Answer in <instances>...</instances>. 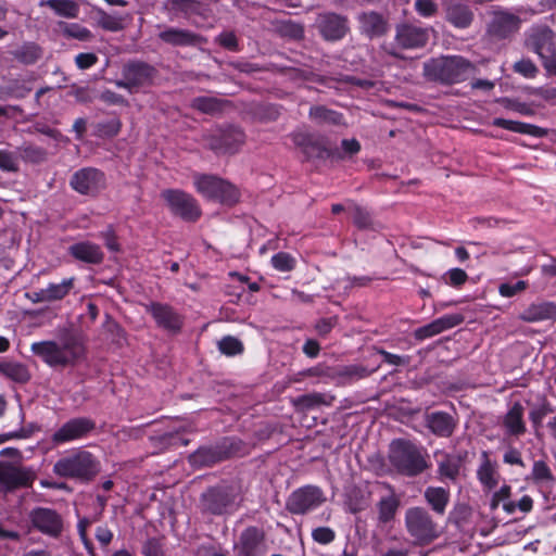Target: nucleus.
Wrapping results in <instances>:
<instances>
[{"label": "nucleus", "mask_w": 556, "mask_h": 556, "mask_svg": "<svg viewBox=\"0 0 556 556\" xmlns=\"http://www.w3.org/2000/svg\"><path fill=\"white\" fill-rule=\"evenodd\" d=\"M31 352L50 367H74L86 356V348L81 339L67 333L56 340L34 342Z\"/></svg>", "instance_id": "1"}, {"label": "nucleus", "mask_w": 556, "mask_h": 556, "mask_svg": "<svg viewBox=\"0 0 556 556\" xmlns=\"http://www.w3.org/2000/svg\"><path fill=\"white\" fill-rule=\"evenodd\" d=\"M388 458L399 473L407 477L418 476L429 467L426 452L417 444L404 439L391 442Z\"/></svg>", "instance_id": "2"}, {"label": "nucleus", "mask_w": 556, "mask_h": 556, "mask_svg": "<svg viewBox=\"0 0 556 556\" xmlns=\"http://www.w3.org/2000/svg\"><path fill=\"white\" fill-rule=\"evenodd\" d=\"M100 471L98 459L88 451L76 448L64 454L53 466V472L62 478L90 480Z\"/></svg>", "instance_id": "3"}, {"label": "nucleus", "mask_w": 556, "mask_h": 556, "mask_svg": "<svg viewBox=\"0 0 556 556\" xmlns=\"http://www.w3.org/2000/svg\"><path fill=\"white\" fill-rule=\"evenodd\" d=\"M472 64L463 56H442L432 59L424 64L425 76L433 81L456 84L469 77Z\"/></svg>", "instance_id": "4"}, {"label": "nucleus", "mask_w": 556, "mask_h": 556, "mask_svg": "<svg viewBox=\"0 0 556 556\" xmlns=\"http://www.w3.org/2000/svg\"><path fill=\"white\" fill-rule=\"evenodd\" d=\"M193 186L203 198L225 205H233L240 199L239 189L231 182L207 174H194Z\"/></svg>", "instance_id": "5"}, {"label": "nucleus", "mask_w": 556, "mask_h": 556, "mask_svg": "<svg viewBox=\"0 0 556 556\" xmlns=\"http://www.w3.org/2000/svg\"><path fill=\"white\" fill-rule=\"evenodd\" d=\"M405 528L414 544L425 546L441 535L440 527L422 507H410L405 511Z\"/></svg>", "instance_id": "6"}, {"label": "nucleus", "mask_w": 556, "mask_h": 556, "mask_svg": "<svg viewBox=\"0 0 556 556\" xmlns=\"http://www.w3.org/2000/svg\"><path fill=\"white\" fill-rule=\"evenodd\" d=\"M169 211L187 222H195L201 216L198 201L180 189H165L161 192Z\"/></svg>", "instance_id": "7"}, {"label": "nucleus", "mask_w": 556, "mask_h": 556, "mask_svg": "<svg viewBox=\"0 0 556 556\" xmlns=\"http://www.w3.org/2000/svg\"><path fill=\"white\" fill-rule=\"evenodd\" d=\"M526 47L543 61L556 56V35L544 25L532 26L526 33Z\"/></svg>", "instance_id": "8"}, {"label": "nucleus", "mask_w": 556, "mask_h": 556, "mask_svg": "<svg viewBox=\"0 0 556 556\" xmlns=\"http://www.w3.org/2000/svg\"><path fill=\"white\" fill-rule=\"evenodd\" d=\"M325 502L323 491L318 486L305 485L291 493L287 501V509L291 514L304 515Z\"/></svg>", "instance_id": "9"}, {"label": "nucleus", "mask_w": 556, "mask_h": 556, "mask_svg": "<svg viewBox=\"0 0 556 556\" xmlns=\"http://www.w3.org/2000/svg\"><path fill=\"white\" fill-rule=\"evenodd\" d=\"M70 185L80 194L94 197L105 188L106 180L101 170L86 167L73 174Z\"/></svg>", "instance_id": "10"}, {"label": "nucleus", "mask_w": 556, "mask_h": 556, "mask_svg": "<svg viewBox=\"0 0 556 556\" xmlns=\"http://www.w3.org/2000/svg\"><path fill=\"white\" fill-rule=\"evenodd\" d=\"M206 140L208 147L217 153H235L244 143L245 136L241 129L230 127L214 130Z\"/></svg>", "instance_id": "11"}, {"label": "nucleus", "mask_w": 556, "mask_h": 556, "mask_svg": "<svg viewBox=\"0 0 556 556\" xmlns=\"http://www.w3.org/2000/svg\"><path fill=\"white\" fill-rule=\"evenodd\" d=\"M147 312L150 313L156 325L170 333H178L182 327V316L170 305L152 302L148 304Z\"/></svg>", "instance_id": "12"}, {"label": "nucleus", "mask_w": 556, "mask_h": 556, "mask_svg": "<svg viewBox=\"0 0 556 556\" xmlns=\"http://www.w3.org/2000/svg\"><path fill=\"white\" fill-rule=\"evenodd\" d=\"M239 505L238 495L226 490H211L204 495L205 509L214 515L233 513Z\"/></svg>", "instance_id": "13"}, {"label": "nucleus", "mask_w": 556, "mask_h": 556, "mask_svg": "<svg viewBox=\"0 0 556 556\" xmlns=\"http://www.w3.org/2000/svg\"><path fill=\"white\" fill-rule=\"evenodd\" d=\"M35 478L36 475L31 469L0 465V484L5 490L29 486Z\"/></svg>", "instance_id": "14"}, {"label": "nucleus", "mask_w": 556, "mask_h": 556, "mask_svg": "<svg viewBox=\"0 0 556 556\" xmlns=\"http://www.w3.org/2000/svg\"><path fill=\"white\" fill-rule=\"evenodd\" d=\"M429 40V29L414 25H400L396 28L395 41L403 49H416L426 46Z\"/></svg>", "instance_id": "15"}, {"label": "nucleus", "mask_w": 556, "mask_h": 556, "mask_svg": "<svg viewBox=\"0 0 556 556\" xmlns=\"http://www.w3.org/2000/svg\"><path fill=\"white\" fill-rule=\"evenodd\" d=\"M477 479L484 492L495 490L502 480L497 463L492 460L485 451L481 453L480 464L477 468Z\"/></svg>", "instance_id": "16"}, {"label": "nucleus", "mask_w": 556, "mask_h": 556, "mask_svg": "<svg viewBox=\"0 0 556 556\" xmlns=\"http://www.w3.org/2000/svg\"><path fill=\"white\" fill-rule=\"evenodd\" d=\"M29 517L33 526L42 533L58 535L62 530L60 515L50 508H36L30 513Z\"/></svg>", "instance_id": "17"}, {"label": "nucleus", "mask_w": 556, "mask_h": 556, "mask_svg": "<svg viewBox=\"0 0 556 556\" xmlns=\"http://www.w3.org/2000/svg\"><path fill=\"white\" fill-rule=\"evenodd\" d=\"M93 428V424L86 418L71 419L54 432L52 441L55 444H64L83 438Z\"/></svg>", "instance_id": "18"}, {"label": "nucleus", "mask_w": 556, "mask_h": 556, "mask_svg": "<svg viewBox=\"0 0 556 556\" xmlns=\"http://www.w3.org/2000/svg\"><path fill=\"white\" fill-rule=\"evenodd\" d=\"M475 14L471 8L459 0H451L445 3V18L454 27L468 28L473 22Z\"/></svg>", "instance_id": "19"}, {"label": "nucleus", "mask_w": 556, "mask_h": 556, "mask_svg": "<svg viewBox=\"0 0 556 556\" xmlns=\"http://www.w3.org/2000/svg\"><path fill=\"white\" fill-rule=\"evenodd\" d=\"M463 317L458 314L444 315L415 330V338L425 340L458 326Z\"/></svg>", "instance_id": "20"}, {"label": "nucleus", "mask_w": 556, "mask_h": 556, "mask_svg": "<svg viewBox=\"0 0 556 556\" xmlns=\"http://www.w3.org/2000/svg\"><path fill=\"white\" fill-rule=\"evenodd\" d=\"M317 23L321 35L327 40H339L348 30L345 18L333 13L319 15Z\"/></svg>", "instance_id": "21"}, {"label": "nucleus", "mask_w": 556, "mask_h": 556, "mask_svg": "<svg viewBox=\"0 0 556 556\" xmlns=\"http://www.w3.org/2000/svg\"><path fill=\"white\" fill-rule=\"evenodd\" d=\"M68 253L75 260L87 264H100L104 254L101 247L90 241H80L68 248Z\"/></svg>", "instance_id": "22"}, {"label": "nucleus", "mask_w": 556, "mask_h": 556, "mask_svg": "<svg viewBox=\"0 0 556 556\" xmlns=\"http://www.w3.org/2000/svg\"><path fill=\"white\" fill-rule=\"evenodd\" d=\"M434 457L438 464L439 479L455 481L459 475L460 458L443 451L434 452Z\"/></svg>", "instance_id": "23"}, {"label": "nucleus", "mask_w": 556, "mask_h": 556, "mask_svg": "<svg viewBox=\"0 0 556 556\" xmlns=\"http://www.w3.org/2000/svg\"><path fill=\"white\" fill-rule=\"evenodd\" d=\"M519 319L526 323L556 319V304L553 302L532 303L523 309L519 315Z\"/></svg>", "instance_id": "24"}, {"label": "nucleus", "mask_w": 556, "mask_h": 556, "mask_svg": "<svg viewBox=\"0 0 556 556\" xmlns=\"http://www.w3.org/2000/svg\"><path fill=\"white\" fill-rule=\"evenodd\" d=\"M426 425L433 434L448 438L454 432L456 421L447 413L434 412L426 416Z\"/></svg>", "instance_id": "25"}, {"label": "nucleus", "mask_w": 556, "mask_h": 556, "mask_svg": "<svg viewBox=\"0 0 556 556\" xmlns=\"http://www.w3.org/2000/svg\"><path fill=\"white\" fill-rule=\"evenodd\" d=\"M503 426L506 433L519 437L526 432L523 421V406L520 403H514L503 418Z\"/></svg>", "instance_id": "26"}, {"label": "nucleus", "mask_w": 556, "mask_h": 556, "mask_svg": "<svg viewBox=\"0 0 556 556\" xmlns=\"http://www.w3.org/2000/svg\"><path fill=\"white\" fill-rule=\"evenodd\" d=\"M153 68L141 62L129 63L123 68V76L135 87L148 83L152 78Z\"/></svg>", "instance_id": "27"}, {"label": "nucleus", "mask_w": 556, "mask_h": 556, "mask_svg": "<svg viewBox=\"0 0 556 556\" xmlns=\"http://www.w3.org/2000/svg\"><path fill=\"white\" fill-rule=\"evenodd\" d=\"M492 125L513 132L529 135L535 138H541L546 134V131L539 126L500 117L494 118L492 121Z\"/></svg>", "instance_id": "28"}, {"label": "nucleus", "mask_w": 556, "mask_h": 556, "mask_svg": "<svg viewBox=\"0 0 556 556\" xmlns=\"http://www.w3.org/2000/svg\"><path fill=\"white\" fill-rule=\"evenodd\" d=\"M388 489L389 494L382 496L377 504L378 519L383 523L391 521L400 507L399 496L390 485H388Z\"/></svg>", "instance_id": "29"}, {"label": "nucleus", "mask_w": 556, "mask_h": 556, "mask_svg": "<svg viewBox=\"0 0 556 556\" xmlns=\"http://www.w3.org/2000/svg\"><path fill=\"white\" fill-rule=\"evenodd\" d=\"M520 18L508 12H501L496 14L492 27L493 31L500 37H506L517 31L520 27Z\"/></svg>", "instance_id": "30"}, {"label": "nucleus", "mask_w": 556, "mask_h": 556, "mask_svg": "<svg viewBox=\"0 0 556 556\" xmlns=\"http://www.w3.org/2000/svg\"><path fill=\"white\" fill-rule=\"evenodd\" d=\"M425 498L433 511L443 515L450 501V492L442 486H429L425 490Z\"/></svg>", "instance_id": "31"}, {"label": "nucleus", "mask_w": 556, "mask_h": 556, "mask_svg": "<svg viewBox=\"0 0 556 556\" xmlns=\"http://www.w3.org/2000/svg\"><path fill=\"white\" fill-rule=\"evenodd\" d=\"M160 38L174 46H189L198 41V36L191 31L179 28H167L160 33Z\"/></svg>", "instance_id": "32"}, {"label": "nucleus", "mask_w": 556, "mask_h": 556, "mask_svg": "<svg viewBox=\"0 0 556 556\" xmlns=\"http://www.w3.org/2000/svg\"><path fill=\"white\" fill-rule=\"evenodd\" d=\"M40 5H47L55 14L66 18H75L79 14V5L74 0H46L41 1Z\"/></svg>", "instance_id": "33"}, {"label": "nucleus", "mask_w": 556, "mask_h": 556, "mask_svg": "<svg viewBox=\"0 0 556 556\" xmlns=\"http://www.w3.org/2000/svg\"><path fill=\"white\" fill-rule=\"evenodd\" d=\"M359 22L363 31L370 37L379 36L386 30L383 18L375 12L363 13L359 16Z\"/></svg>", "instance_id": "34"}, {"label": "nucleus", "mask_w": 556, "mask_h": 556, "mask_svg": "<svg viewBox=\"0 0 556 556\" xmlns=\"http://www.w3.org/2000/svg\"><path fill=\"white\" fill-rule=\"evenodd\" d=\"M527 479L533 481L535 484H553L555 482L552 469L544 459H539L533 463L531 473Z\"/></svg>", "instance_id": "35"}, {"label": "nucleus", "mask_w": 556, "mask_h": 556, "mask_svg": "<svg viewBox=\"0 0 556 556\" xmlns=\"http://www.w3.org/2000/svg\"><path fill=\"white\" fill-rule=\"evenodd\" d=\"M75 279L73 277L62 280L60 283H49L45 289L43 299L49 302L64 299L74 287Z\"/></svg>", "instance_id": "36"}, {"label": "nucleus", "mask_w": 556, "mask_h": 556, "mask_svg": "<svg viewBox=\"0 0 556 556\" xmlns=\"http://www.w3.org/2000/svg\"><path fill=\"white\" fill-rule=\"evenodd\" d=\"M59 28L65 37L74 38L80 41H88L92 38L91 31L77 23L60 22Z\"/></svg>", "instance_id": "37"}, {"label": "nucleus", "mask_w": 556, "mask_h": 556, "mask_svg": "<svg viewBox=\"0 0 556 556\" xmlns=\"http://www.w3.org/2000/svg\"><path fill=\"white\" fill-rule=\"evenodd\" d=\"M294 405L302 410L313 409L320 405H330V401L327 400V396L321 393H311L299 396L294 401Z\"/></svg>", "instance_id": "38"}, {"label": "nucleus", "mask_w": 556, "mask_h": 556, "mask_svg": "<svg viewBox=\"0 0 556 556\" xmlns=\"http://www.w3.org/2000/svg\"><path fill=\"white\" fill-rule=\"evenodd\" d=\"M309 117L320 123L341 124L342 115L325 106H313L309 110Z\"/></svg>", "instance_id": "39"}, {"label": "nucleus", "mask_w": 556, "mask_h": 556, "mask_svg": "<svg viewBox=\"0 0 556 556\" xmlns=\"http://www.w3.org/2000/svg\"><path fill=\"white\" fill-rule=\"evenodd\" d=\"M348 211L353 216V222L358 228H368L371 225L369 212L354 202H348Z\"/></svg>", "instance_id": "40"}, {"label": "nucleus", "mask_w": 556, "mask_h": 556, "mask_svg": "<svg viewBox=\"0 0 556 556\" xmlns=\"http://www.w3.org/2000/svg\"><path fill=\"white\" fill-rule=\"evenodd\" d=\"M1 370L5 376L17 382H26L30 378L27 368L18 363H7L2 365Z\"/></svg>", "instance_id": "41"}, {"label": "nucleus", "mask_w": 556, "mask_h": 556, "mask_svg": "<svg viewBox=\"0 0 556 556\" xmlns=\"http://www.w3.org/2000/svg\"><path fill=\"white\" fill-rule=\"evenodd\" d=\"M218 349L227 356H236L243 352V344L239 339L227 336L219 340Z\"/></svg>", "instance_id": "42"}, {"label": "nucleus", "mask_w": 556, "mask_h": 556, "mask_svg": "<svg viewBox=\"0 0 556 556\" xmlns=\"http://www.w3.org/2000/svg\"><path fill=\"white\" fill-rule=\"evenodd\" d=\"M191 106L203 113H215L222 109V103L213 97H198L192 100Z\"/></svg>", "instance_id": "43"}, {"label": "nucleus", "mask_w": 556, "mask_h": 556, "mask_svg": "<svg viewBox=\"0 0 556 556\" xmlns=\"http://www.w3.org/2000/svg\"><path fill=\"white\" fill-rule=\"evenodd\" d=\"M295 258L286 252H279L271 256L273 267L281 273L291 271L295 267Z\"/></svg>", "instance_id": "44"}, {"label": "nucleus", "mask_w": 556, "mask_h": 556, "mask_svg": "<svg viewBox=\"0 0 556 556\" xmlns=\"http://www.w3.org/2000/svg\"><path fill=\"white\" fill-rule=\"evenodd\" d=\"M41 55L40 48L35 43H26L16 52V58L26 64L35 63Z\"/></svg>", "instance_id": "45"}, {"label": "nucleus", "mask_w": 556, "mask_h": 556, "mask_svg": "<svg viewBox=\"0 0 556 556\" xmlns=\"http://www.w3.org/2000/svg\"><path fill=\"white\" fill-rule=\"evenodd\" d=\"M98 25L105 30L118 31L123 28V20L101 10L99 11Z\"/></svg>", "instance_id": "46"}, {"label": "nucleus", "mask_w": 556, "mask_h": 556, "mask_svg": "<svg viewBox=\"0 0 556 556\" xmlns=\"http://www.w3.org/2000/svg\"><path fill=\"white\" fill-rule=\"evenodd\" d=\"M293 141L296 146L302 147L303 151L308 157L319 156L320 149L313 143L312 138L304 134H295Z\"/></svg>", "instance_id": "47"}, {"label": "nucleus", "mask_w": 556, "mask_h": 556, "mask_svg": "<svg viewBox=\"0 0 556 556\" xmlns=\"http://www.w3.org/2000/svg\"><path fill=\"white\" fill-rule=\"evenodd\" d=\"M20 154L25 161L31 163H39L46 157V152L43 149L30 144L20 148Z\"/></svg>", "instance_id": "48"}, {"label": "nucleus", "mask_w": 556, "mask_h": 556, "mask_svg": "<svg viewBox=\"0 0 556 556\" xmlns=\"http://www.w3.org/2000/svg\"><path fill=\"white\" fill-rule=\"evenodd\" d=\"M514 71L526 78H534L538 74V67L530 59H521L514 64Z\"/></svg>", "instance_id": "49"}, {"label": "nucleus", "mask_w": 556, "mask_h": 556, "mask_svg": "<svg viewBox=\"0 0 556 556\" xmlns=\"http://www.w3.org/2000/svg\"><path fill=\"white\" fill-rule=\"evenodd\" d=\"M414 8L422 17H431L438 12V4L434 0H415Z\"/></svg>", "instance_id": "50"}, {"label": "nucleus", "mask_w": 556, "mask_h": 556, "mask_svg": "<svg viewBox=\"0 0 556 556\" xmlns=\"http://www.w3.org/2000/svg\"><path fill=\"white\" fill-rule=\"evenodd\" d=\"M312 538L315 542L327 545L336 539V532L329 527H318L312 531Z\"/></svg>", "instance_id": "51"}, {"label": "nucleus", "mask_w": 556, "mask_h": 556, "mask_svg": "<svg viewBox=\"0 0 556 556\" xmlns=\"http://www.w3.org/2000/svg\"><path fill=\"white\" fill-rule=\"evenodd\" d=\"M444 277L446 283L452 287H459L464 285L468 279V275L462 268H451L446 271Z\"/></svg>", "instance_id": "52"}, {"label": "nucleus", "mask_w": 556, "mask_h": 556, "mask_svg": "<svg viewBox=\"0 0 556 556\" xmlns=\"http://www.w3.org/2000/svg\"><path fill=\"white\" fill-rule=\"evenodd\" d=\"M258 533L254 528L247 529L241 535L242 551L248 555L250 554L257 543Z\"/></svg>", "instance_id": "53"}, {"label": "nucleus", "mask_w": 556, "mask_h": 556, "mask_svg": "<svg viewBox=\"0 0 556 556\" xmlns=\"http://www.w3.org/2000/svg\"><path fill=\"white\" fill-rule=\"evenodd\" d=\"M511 494V486L507 483H503L497 491H494L491 497V509L494 510L498 507L502 502L509 498Z\"/></svg>", "instance_id": "54"}, {"label": "nucleus", "mask_w": 556, "mask_h": 556, "mask_svg": "<svg viewBox=\"0 0 556 556\" xmlns=\"http://www.w3.org/2000/svg\"><path fill=\"white\" fill-rule=\"evenodd\" d=\"M0 168L5 172H16L18 169L15 155L7 150H0Z\"/></svg>", "instance_id": "55"}, {"label": "nucleus", "mask_w": 556, "mask_h": 556, "mask_svg": "<svg viewBox=\"0 0 556 556\" xmlns=\"http://www.w3.org/2000/svg\"><path fill=\"white\" fill-rule=\"evenodd\" d=\"M527 288V282L519 280L516 283H502L498 292L504 298H511Z\"/></svg>", "instance_id": "56"}, {"label": "nucleus", "mask_w": 556, "mask_h": 556, "mask_svg": "<svg viewBox=\"0 0 556 556\" xmlns=\"http://www.w3.org/2000/svg\"><path fill=\"white\" fill-rule=\"evenodd\" d=\"M97 62L98 56L94 53H79L75 56V64L79 70H88Z\"/></svg>", "instance_id": "57"}, {"label": "nucleus", "mask_w": 556, "mask_h": 556, "mask_svg": "<svg viewBox=\"0 0 556 556\" xmlns=\"http://www.w3.org/2000/svg\"><path fill=\"white\" fill-rule=\"evenodd\" d=\"M503 462L508 465H517L525 467V463L521 457V453L514 447L508 448L503 455Z\"/></svg>", "instance_id": "58"}, {"label": "nucleus", "mask_w": 556, "mask_h": 556, "mask_svg": "<svg viewBox=\"0 0 556 556\" xmlns=\"http://www.w3.org/2000/svg\"><path fill=\"white\" fill-rule=\"evenodd\" d=\"M122 123L118 118H113L100 125L99 130L105 136H115L121 130Z\"/></svg>", "instance_id": "59"}, {"label": "nucleus", "mask_w": 556, "mask_h": 556, "mask_svg": "<svg viewBox=\"0 0 556 556\" xmlns=\"http://www.w3.org/2000/svg\"><path fill=\"white\" fill-rule=\"evenodd\" d=\"M91 521L87 518H83L77 523V530L79 533V536L85 545V547L90 551L91 549V542L87 536V529L90 526Z\"/></svg>", "instance_id": "60"}, {"label": "nucleus", "mask_w": 556, "mask_h": 556, "mask_svg": "<svg viewBox=\"0 0 556 556\" xmlns=\"http://www.w3.org/2000/svg\"><path fill=\"white\" fill-rule=\"evenodd\" d=\"M144 556H163L161 544L157 540L151 539L143 546Z\"/></svg>", "instance_id": "61"}, {"label": "nucleus", "mask_w": 556, "mask_h": 556, "mask_svg": "<svg viewBox=\"0 0 556 556\" xmlns=\"http://www.w3.org/2000/svg\"><path fill=\"white\" fill-rule=\"evenodd\" d=\"M96 538L102 546H108L113 539V533L108 527L100 526L96 530Z\"/></svg>", "instance_id": "62"}, {"label": "nucleus", "mask_w": 556, "mask_h": 556, "mask_svg": "<svg viewBox=\"0 0 556 556\" xmlns=\"http://www.w3.org/2000/svg\"><path fill=\"white\" fill-rule=\"evenodd\" d=\"M101 237L104 239L105 245L109 250L114 252L118 251L119 247L116 240L115 232L112 228H109L108 230L102 232Z\"/></svg>", "instance_id": "63"}, {"label": "nucleus", "mask_w": 556, "mask_h": 556, "mask_svg": "<svg viewBox=\"0 0 556 556\" xmlns=\"http://www.w3.org/2000/svg\"><path fill=\"white\" fill-rule=\"evenodd\" d=\"M218 42L229 50L237 49V38L232 33L220 34L218 37Z\"/></svg>", "instance_id": "64"}]
</instances>
